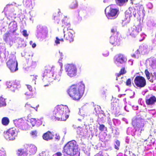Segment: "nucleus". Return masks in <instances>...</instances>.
Here are the masks:
<instances>
[{
	"mask_svg": "<svg viewBox=\"0 0 156 156\" xmlns=\"http://www.w3.org/2000/svg\"><path fill=\"white\" fill-rule=\"evenodd\" d=\"M6 85L8 88H11V90H12V83H11L10 82H8L6 83Z\"/></svg>",
	"mask_w": 156,
	"mask_h": 156,
	"instance_id": "obj_45",
	"label": "nucleus"
},
{
	"mask_svg": "<svg viewBox=\"0 0 156 156\" xmlns=\"http://www.w3.org/2000/svg\"><path fill=\"white\" fill-rule=\"evenodd\" d=\"M9 123V119L7 117H3L2 120V124L5 126H7Z\"/></svg>",
	"mask_w": 156,
	"mask_h": 156,
	"instance_id": "obj_22",
	"label": "nucleus"
},
{
	"mask_svg": "<svg viewBox=\"0 0 156 156\" xmlns=\"http://www.w3.org/2000/svg\"><path fill=\"white\" fill-rule=\"evenodd\" d=\"M99 129L101 131H104L105 129L106 130L107 128L104 124H100Z\"/></svg>",
	"mask_w": 156,
	"mask_h": 156,
	"instance_id": "obj_34",
	"label": "nucleus"
},
{
	"mask_svg": "<svg viewBox=\"0 0 156 156\" xmlns=\"http://www.w3.org/2000/svg\"><path fill=\"white\" fill-rule=\"evenodd\" d=\"M85 87L84 84L82 82L73 84L67 90V94L72 100L78 101L84 94Z\"/></svg>",
	"mask_w": 156,
	"mask_h": 156,
	"instance_id": "obj_1",
	"label": "nucleus"
},
{
	"mask_svg": "<svg viewBox=\"0 0 156 156\" xmlns=\"http://www.w3.org/2000/svg\"><path fill=\"white\" fill-rule=\"evenodd\" d=\"M145 73L147 80H149L150 79V73L147 69H146L145 71Z\"/></svg>",
	"mask_w": 156,
	"mask_h": 156,
	"instance_id": "obj_40",
	"label": "nucleus"
},
{
	"mask_svg": "<svg viewBox=\"0 0 156 156\" xmlns=\"http://www.w3.org/2000/svg\"><path fill=\"white\" fill-rule=\"evenodd\" d=\"M20 84L19 83L16 81L12 83V90H15L16 89L20 87Z\"/></svg>",
	"mask_w": 156,
	"mask_h": 156,
	"instance_id": "obj_25",
	"label": "nucleus"
},
{
	"mask_svg": "<svg viewBox=\"0 0 156 156\" xmlns=\"http://www.w3.org/2000/svg\"><path fill=\"white\" fill-rule=\"evenodd\" d=\"M23 35L25 37H27L28 36V34L27 33V31L26 30H24L23 31Z\"/></svg>",
	"mask_w": 156,
	"mask_h": 156,
	"instance_id": "obj_47",
	"label": "nucleus"
},
{
	"mask_svg": "<svg viewBox=\"0 0 156 156\" xmlns=\"http://www.w3.org/2000/svg\"><path fill=\"white\" fill-rule=\"evenodd\" d=\"M54 154L56 156H62V153L60 152H58Z\"/></svg>",
	"mask_w": 156,
	"mask_h": 156,
	"instance_id": "obj_48",
	"label": "nucleus"
},
{
	"mask_svg": "<svg viewBox=\"0 0 156 156\" xmlns=\"http://www.w3.org/2000/svg\"><path fill=\"white\" fill-rule=\"evenodd\" d=\"M76 67L73 64H67L66 65L65 68H74Z\"/></svg>",
	"mask_w": 156,
	"mask_h": 156,
	"instance_id": "obj_38",
	"label": "nucleus"
},
{
	"mask_svg": "<svg viewBox=\"0 0 156 156\" xmlns=\"http://www.w3.org/2000/svg\"><path fill=\"white\" fill-rule=\"evenodd\" d=\"M146 64L147 67L156 68V59L150 58L146 60Z\"/></svg>",
	"mask_w": 156,
	"mask_h": 156,
	"instance_id": "obj_13",
	"label": "nucleus"
},
{
	"mask_svg": "<svg viewBox=\"0 0 156 156\" xmlns=\"http://www.w3.org/2000/svg\"><path fill=\"white\" fill-rule=\"evenodd\" d=\"M78 4L76 1H73L71 2L70 4V7L72 9H74L77 7Z\"/></svg>",
	"mask_w": 156,
	"mask_h": 156,
	"instance_id": "obj_31",
	"label": "nucleus"
},
{
	"mask_svg": "<svg viewBox=\"0 0 156 156\" xmlns=\"http://www.w3.org/2000/svg\"><path fill=\"white\" fill-rule=\"evenodd\" d=\"M63 42L64 40L63 38L59 39L58 37H56V40H55V42L56 44H60V41Z\"/></svg>",
	"mask_w": 156,
	"mask_h": 156,
	"instance_id": "obj_37",
	"label": "nucleus"
},
{
	"mask_svg": "<svg viewBox=\"0 0 156 156\" xmlns=\"http://www.w3.org/2000/svg\"><path fill=\"white\" fill-rule=\"evenodd\" d=\"M27 86L28 89L30 90V91H32V87L30 85H27Z\"/></svg>",
	"mask_w": 156,
	"mask_h": 156,
	"instance_id": "obj_50",
	"label": "nucleus"
},
{
	"mask_svg": "<svg viewBox=\"0 0 156 156\" xmlns=\"http://www.w3.org/2000/svg\"><path fill=\"white\" fill-rule=\"evenodd\" d=\"M134 83L136 87L139 88L144 87L147 84L145 79L140 76H137L135 77Z\"/></svg>",
	"mask_w": 156,
	"mask_h": 156,
	"instance_id": "obj_8",
	"label": "nucleus"
},
{
	"mask_svg": "<svg viewBox=\"0 0 156 156\" xmlns=\"http://www.w3.org/2000/svg\"><path fill=\"white\" fill-rule=\"evenodd\" d=\"M59 65L60 66V67L61 68H62V63H61V62H59Z\"/></svg>",
	"mask_w": 156,
	"mask_h": 156,
	"instance_id": "obj_54",
	"label": "nucleus"
},
{
	"mask_svg": "<svg viewBox=\"0 0 156 156\" xmlns=\"http://www.w3.org/2000/svg\"><path fill=\"white\" fill-rule=\"evenodd\" d=\"M23 3L26 7H29L31 5L32 1L31 0H23Z\"/></svg>",
	"mask_w": 156,
	"mask_h": 156,
	"instance_id": "obj_27",
	"label": "nucleus"
},
{
	"mask_svg": "<svg viewBox=\"0 0 156 156\" xmlns=\"http://www.w3.org/2000/svg\"><path fill=\"white\" fill-rule=\"evenodd\" d=\"M126 72L125 69H121L119 73L116 74V80H118V78L121 75H123L125 74Z\"/></svg>",
	"mask_w": 156,
	"mask_h": 156,
	"instance_id": "obj_28",
	"label": "nucleus"
},
{
	"mask_svg": "<svg viewBox=\"0 0 156 156\" xmlns=\"http://www.w3.org/2000/svg\"><path fill=\"white\" fill-rule=\"evenodd\" d=\"M68 19L64 17L62 20V26L63 27L64 37L66 39L71 43L74 41V37L73 33L74 31L71 28Z\"/></svg>",
	"mask_w": 156,
	"mask_h": 156,
	"instance_id": "obj_3",
	"label": "nucleus"
},
{
	"mask_svg": "<svg viewBox=\"0 0 156 156\" xmlns=\"http://www.w3.org/2000/svg\"><path fill=\"white\" fill-rule=\"evenodd\" d=\"M106 9L105 10V12L107 17L109 19H115L118 16L117 13L119 11L116 9L111 8L108 12H107Z\"/></svg>",
	"mask_w": 156,
	"mask_h": 156,
	"instance_id": "obj_11",
	"label": "nucleus"
},
{
	"mask_svg": "<svg viewBox=\"0 0 156 156\" xmlns=\"http://www.w3.org/2000/svg\"><path fill=\"white\" fill-rule=\"evenodd\" d=\"M53 136V135L52 133L50 131H48L43 134L42 138L44 140L48 141L52 140Z\"/></svg>",
	"mask_w": 156,
	"mask_h": 156,
	"instance_id": "obj_17",
	"label": "nucleus"
},
{
	"mask_svg": "<svg viewBox=\"0 0 156 156\" xmlns=\"http://www.w3.org/2000/svg\"><path fill=\"white\" fill-rule=\"evenodd\" d=\"M78 145L76 142L72 140L68 142L64 146L63 150L67 154L70 156H79Z\"/></svg>",
	"mask_w": 156,
	"mask_h": 156,
	"instance_id": "obj_4",
	"label": "nucleus"
},
{
	"mask_svg": "<svg viewBox=\"0 0 156 156\" xmlns=\"http://www.w3.org/2000/svg\"><path fill=\"white\" fill-rule=\"evenodd\" d=\"M7 65L9 68H17L18 63L17 61L9 59L7 62Z\"/></svg>",
	"mask_w": 156,
	"mask_h": 156,
	"instance_id": "obj_16",
	"label": "nucleus"
},
{
	"mask_svg": "<svg viewBox=\"0 0 156 156\" xmlns=\"http://www.w3.org/2000/svg\"><path fill=\"white\" fill-rule=\"evenodd\" d=\"M94 156H104L102 151H99V152L95 155Z\"/></svg>",
	"mask_w": 156,
	"mask_h": 156,
	"instance_id": "obj_46",
	"label": "nucleus"
},
{
	"mask_svg": "<svg viewBox=\"0 0 156 156\" xmlns=\"http://www.w3.org/2000/svg\"><path fill=\"white\" fill-rule=\"evenodd\" d=\"M25 94L27 95H29V96H30L31 95V94H28V93H27V92L25 93Z\"/></svg>",
	"mask_w": 156,
	"mask_h": 156,
	"instance_id": "obj_55",
	"label": "nucleus"
},
{
	"mask_svg": "<svg viewBox=\"0 0 156 156\" xmlns=\"http://www.w3.org/2000/svg\"><path fill=\"white\" fill-rule=\"evenodd\" d=\"M140 51L141 53L143 55H145L148 53V50H147V48L146 47H141L140 48Z\"/></svg>",
	"mask_w": 156,
	"mask_h": 156,
	"instance_id": "obj_24",
	"label": "nucleus"
},
{
	"mask_svg": "<svg viewBox=\"0 0 156 156\" xmlns=\"http://www.w3.org/2000/svg\"><path fill=\"white\" fill-rule=\"evenodd\" d=\"M126 85L129 87H131V80L130 79H128L126 83Z\"/></svg>",
	"mask_w": 156,
	"mask_h": 156,
	"instance_id": "obj_42",
	"label": "nucleus"
},
{
	"mask_svg": "<svg viewBox=\"0 0 156 156\" xmlns=\"http://www.w3.org/2000/svg\"><path fill=\"white\" fill-rule=\"evenodd\" d=\"M37 76L36 75H30V80H35L37 79Z\"/></svg>",
	"mask_w": 156,
	"mask_h": 156,
	"instance_id": "obj_39",
	"label": "nucleus"
},
{
	"mask_svg": "<svg viewBox=\"0 0 156 156\" xmlns=\"http://www.w3.org/2000/svg\"><path fill=\"white\" fill-rule=\"evenodd\" d=\"M38 132L36 130H34L31 131L30 133V135L33 137H36L37 136Z\"/></svg>",
	"mask_w": 156,
	"mask_h": 156,
	"instance_id": "obj_32",
	"label": "nucleus"
},
{
	"mask_svg": "<svg viewBox=\"0 0 156 156\" xmlns=\"http://www.w3.org/2000/svg\"><path fill=\"white\" fill-rule=\"evenodd\" d=\"M111 32L114 34H116V35H117L118 34H120L119 32L117 31V30L115 28H112L111 30Z\"/></svg>",
	"mask_w": 156,
	"mask_h": 156,
	"instance_id": "obj_43",
	"label": "nucleus"
},
{
	"mask_svg": "<svg viewBox=\"0 0 156 156\" xmlns=\"http://www.w3.org/2000/svg\"><path fill=\"white\" fill-rule=\"evenodd\" d=\"M104 2H105V3H106V0H104Z\"/></svg>",
	"mask_w": 156,
	"mask_h": 156,
	"instance_id": "obj_59",
	"label": "nucleus"
},
{
	"mask_svg": "<svg viewBox=\"0 0 156 156\" xmlns=\"http://www.w3.org/2000/svg\"><path fill=\"white\" fill-rule=\"evenodd\" d=\"M127 61V58L124 54H118L115 59V62L122 64L125 62Z\"/></svg>",
	"mask_w": 156,
	"mask_h": 156,
	"instance_id": "obj_14",
	"label": "nucleus"
},
{
	"mask_svg": "<svg viewBox=\"0 0 156 156\" xmlns=\"http://www.w3.org/2000/svg\"><path fill=\"white\" fill-rule=\"evenodd\" d=\"M53 16L54 23L58 24L60 21V16L58 12L54 13Z\"/></svg>",
	"mask_w": 156,
	"mask_h": 156,
	"instance_id": "obj_21",
	"label": "nucleus"
},
{
	"mask_svg": "<svg viewBox=\"0 0 156 156\" xmlns=\"http://www.w3.org/2000/svg\"><path fill=\"white\" fill-rule=\"evenodd\" d=\"M116 144L115 145V148L117 150H119V147L120 145V142L119 140H116L115 142Z\"/></svg>",
	"mask_w": 156,
	"mask_h": 156,
	"instance_id": "obj_35",
	"label": "nucleus"
},
{
	"mask_svg": "<svg viewBox=\"0 0 156 156\" xmlns=\"http://www.w3.org/2000/svg\"><path fill=\"white\" fill-rule=\"evenodd\" d=\"M6 152L3 149L0 150V156H5Z\"/></svg>",
	"mask_w": 156,
	"mask_h": 156,
	"instance_id": "obj_44",
	"label": "nucleus"
},
{
	"mask_svg": "<svg viewBox=\"0 0 156 156\" xmlns=\"http://www.w3.org/2000/svg\"><path fill=\"white\" fill-rule=\"evenodd\" d=\"M140 54V51L138 50H137L136 51L135 53L132 55L133 57L134 58H138Z\"/></svg>",
	"mask_w": 156,
	"mask_h": 156,
	"instance_id": "obj_33",
	"label": "nucleus"
},
{
	"mask_svg": "<svg viewBox=\"0 0 156 156\" xmlns=\"http://www.w3.org/2000/svg\"><path fill=\"white\" fill-rule=\"evenodd\" d=\"M150 81L151 82V83H153V80H150Z\"/></svg>",
	"mask_w": 156,
	"mask_h": 156,
	"instance_id": "obj_57",
	"label": "nucleus"
},
{
	"mask_svg": "<svg viewBox=\"0 0 156 156\" xmlns=\"http://www.w3.org/2000/svg\"><path fill=\"white\" fill-rule=\"evenodd\" d=\"M12 72H14L17 71L18 69H10Z\"/></svg>",
	"mask_w": 156,
	"mask_h": 156,
	"instance_id": "obj_51",
	"label": "nucleus"
},
{
	"mask_svg": "<svg viewBox=\"0 0 156 156\" xmlns=\"http://www.w3.org/2000/svg\"><path fill=\"white\" fill-rule=\"evenodd\" d=\"M69 110L67 105H58L54 108L53 114L54 116L51 119L58 120L66 121L68 118Z\"/></svg>",
	"mask_w": 156,
	"mask_h": 156,
	"instance_id": "obj_2",
	"label": "nucleus"
},
{
	"mask_svg": "<svg viewBox=\"0 0 156 156\" xmlns=\"http://www.w3.org/2000/svg\"><path fill=\"white\" fill-rule=\"evenodd\" d=\"M156 102V98L153 95H148L145 98V102L148 106H152Z\"/></svg>",
	"mask_w": 156,
	"mask_h": 156,
	"instance_id": "obj_12",
	"label": "nucleus"
},
{
	"mask_svg": "<svg viewBox=\"0 0 156 156\" xmlns=\"http://www.w3.org/2000/svg\"><path fill=\"white\" fill-rule=\"evenodd\" d=\"M39 106V105H37L35 107H32L28 103H26L25 105V107L27 110H29L30 108H34L36 111H37V108Z\"/></svg>",
	"mask_w": 156,
	"mask_h": 156,
	"instance_id": "obj_26",
	"label": "nucleus"
},
{
	"mask_svg": "<svg viewBox=\"0 0 156 156\" xmlns=\"http://www.w3.org/2000/svg\"><path fill=\"white\" fill-rule=\"evenodd\" d=\"M5 103V99L3 98L0 97V107L3 106Z\"/></svg>",
	"mask_w": 156,
	"mask_h": 156,
	"instance_id": "obj_41",
	"label": "nucleus"
},
{
	"mask_svg": "<svg viewBox=\"0 0 156 156\" xmlns=\"http://www.w3.org/2000/svg\"><path fill=\"white\" fill-rule=\"evenodd\" d=\"M55 138L56 140H58L60 139V137L58 135L56 134Z\"/></svg>",
	"mask_w": 156,
	"mask_h": 156,
	"instance_id": "obj_49",
	"label": "nucleus"
},
{
	"mask_svg": "<svg viewBox=\"0 0 156 156\" xmlns=\"http://www.w3.org/2000/svg\"><path fill=\"white\" fill-rule=\"evenodd\" d=\"M2 80H0V81H1Z\"/></svg>",
	"mask_w": 156,
	"mask_h": 156,
	"instance_id": "obj_62",
	"label": "nucleus"
},
{
	"mask_svg": "<svg viewBox=\"0 0 156 156\" xmlns=\"http://www.w3.org/2000/svg\"><path fill=\"white\" fill-rule=\"evenodd\" d=\"M14 122L15 125L17 127H20L23 130L26 129L27 128L25 126L26 124L23 120L20 119L15 120Z\"/></svg>",
	"mask_w": 156,
	"mask_h": 156,
	"instance_id": "obj_15",
	"label": "nucleus"
},
{
	"mask_svg": "<svg viewBox=\"0 0 156 156\" xmlns=\"http://www.w3.org/2000/svg\"><path fill=\"white\" fill-rule=\"evenodd\" d=\"M37 147L34 145H30L29 146L28 150L30 155L34 154L37 151Z\"/></svg>",
	"mask_w": 156,
	"mask_h": 156,
	"instance_id": "obj_20",
	"label": "nucleus"
},
{
	"mask_svg": "<svg viewBox=\"0 0 156 156\" xmlns=\"http://www.w3.org/2000/svg\"><path fill=\"white\" fill-rule=\"evenodd\" d=\"M16 154L18 156H27V151L24 149L20 148L16 151Z\"/></svg>",
	"mask_w": 156,
	"mask_h": 156,
	"instance_id": "obj_18",
	"label": "nucleus"
},
{
	"mask_svg": "<svg viewBox=\"0 0 156 156\" xmlns=\"http://www.w3.org/2000/svg\"><path fill=\"white\" fill-rule=\"evenodd\" d=\"M36 44L35 43H33L32 44V47L33 48H35L36 47Z\"/></svg>",
	"mask_w": 156,
	"mask_h": 156,
	"instance_id": "obj_52",
	"label": "nucleus"
},
{
	"mask_svg": "<svg viewBox=\"0 0 156 156\" xmlns=\"http://www.w3.org/2000/svg\"><path fill=\"white\" fill-rule=\"evenodd\" d=\"M128 0H115L117 4L120 6L122 5L124 3L128 1Z\"/></svg>",
	"mask_w": 156,
	"mask_h": 156,
	"instance_id": "obj_30",
	"label": "nucleus"
},
{
	"mask_svg": "<svg viewBox=\"0 0 156 156\" xmlns=\"http://www.w3.org/2000/svg\"><path fill=\"white\" fill-rule=\"evenodd\" d=\"M121 35L120 34H118L117 35L112 36L110 38V43L114 46H119L121 44Z\"/></svg>",
	"mask_w": 156,
	"mask_h": 156,
	"instance_id": "obj_10",
	"label": "nucleus"
},
{
	"mask_svg": "<svg viewBox=\"0 0 156 156\" xmlns=\"http://www.w3.org/2000/svg\"><path fill=\"white\" fill-rule=\"evenodd\" d=\"M38 156H45L43 153H40Z\"/></svg>",
	"mask_w": 156,
	"mask_h": 156,
	"instance_id": "obj_53",
	"label": "nucleus"
},
{
	"mask_svg": "<svg viewBox=\"0 0 156 156\" xmlns=\"http://www.w3.org/2000/svg\"><path fill=\"white\" fill-rule=\"evenodd\" d=\"M144 11L143 5L137 4L134 7V9H131L126 11L124 20L126 23H129L130 22L133 15L134 17H135L136 12L138 13L142 12H143Z\"/></svg>",
	"mask_w": 156,
	"mask_h": 156,
	"instance_id": "obj_5",
	"label": "nucleus"
},
{
	"mask_svg": "<svg viewBox=\"0 0 156 156\" xmlns=\"http://www.w3.org/2000/svg\"><path fill=\"white\" fill-rule=\"evenodd\" d=\"M17 136V131L14 127L10 128L4 132V136L8 140H14Z\"/></svg>",
	"mask_w": 156,
	"mask_h": 156,
	"instance_id": "obj_6",
	"label": "nucleus"
},
{
	"mask_svg": "<svg viewBox=\"0 0 156 156\" xmlns=\"http://www.w3.org/2000/svg\"><path fill=\"white\" fill-rule=\"evenodd\" d=\"M17 24L14 22L13 23L12 25L10 26L9 27L10 30L13 33H14L17 30Z\"/></svg>",
	"mask_w": 156,
	"mask_h": 156,
	"instance_id": "obj_23",
	"label": "nucleus"
},
{
	"mask_svg": "<svg viewBox=\"0 0 156 156\" xmlns=\"http://www.w3.org/2000/svg\"><path fill=\"white\" fill-rule=\"evenodd\" d=\"M67 75L70 77H73L76 75V69H67L66 71Z\"/></svg>",
	"mask_w": 156,
	"mask_h": 156,
	"instance_id": "obj_19",
	"label": "nucleus"
},
{
	"mask_svg": "<svg viewBox=\"0 0 156 156\" xmlns=\"http://www.w3.org/2000/svg\"><path fill=\"white\" fill-rule=\"evenodd\" d=\"M32 43V41H30V44H31V43Z\"/></svg>",
	"mask_w": 156,
	"mask_h": 156,
	"instance_id": "obj_58",
	"label": "nucleus"
},
{
	"mask_svg": "<svg viewBox=\"0 0 156 156\" xmlns=\"http://www.w3.org/2000/svg\"><path fill=\"white\" fill-rule=\"evenodd\" d=\"M52 156H55V155L54 154Z\"/></svg>",
	"mask_w": 156,
	"mask_h": 156,
	"instance_id": "obj_61",
	"label": "nucleus"
},
{
	"mask_svg": "<svg viewBox=\"0 0 156 156\" xmlns=\"http://www.w3.org/2000/svg\"><path fill=\"white\" fill-rule=\"evenodd\" d=\"M36 120L35 118H31L30 119V122L33 126H34L36 123Z\"/></svg>",
	"mask_w": 156,
	"mask_h": 156,
	"instance_id": "obj_36",
	"label": "nucleus"
},
{
	"mask_svg": "<svg viewBox=\"0 0 156 156\" xmlns=\"http://www.w3.org/2000/svg\"><path fill=\"white\" fill-rule=\"evenodd\" d=\"M48 70L47 69H46L45 70V72L47 73L48 72Z\"/></svg>",
	"mask_w": 156,
	"mask_h": 156,
	"instance_id": "obj_56",
	"label": "nucleus"
},
{
	"mask_svg": "<svg viewBox=\"0 0 156 156\" xmlns=\"http://www.w3.org/2000/svg\"><path fill=\"white\" fill-rule=\"evenodd\" d=\"M130 62H131V65H132L133 64V62H132L131 61H130Z\"/></svg>",
	"mask_w": 156,
	"mask_h": 156,
	"instance_id": "obj_60",
	"label": "nucleus"
},
{
	"mask_svg": "<svg viewBox=\"0 0 156 156\" xmlns=\"http://www.w3.org/2000/svg\"><path fill=\"white\" fill-rule=\"evenodd\" d=\"M132 124L136 131H137L141 133L142 131L144 130L143 128L144 124L142 119L135 118L132 121Z\"/></svg>",
	"mask_w": 156,
	"mask_h": 156,
	"instance_id": "obj_7",
	"label": "nucleus"
},
{
	"mask_svg": "<svg viewBox=\"0 0 156 156\" xmlns=\"http://www.w3.org/2000/svg\"><path fill=\"white\" fill-rule=\"evenodd\" d=\"M10 34L9 32H8L5 34L3 35V39L5 42H7L8 41Z\"/></svg>",
	"mask_w": 156,
	"mask_h": 156,
	"instance_id": "obj_29",
	"label": "nucleus"
},
{
	"mask_svg": "<svg viewBox=\"0 0 156 156\" xmlns=\"http://www.w3.org/2000/svg\"><path fill=\"white\" fill-rule=\"evenodd\" d=\"M141 30V29L140 26H133L129 29L128 33L132 37H135L138 35L140 31Z\"/></svg>",
	"mask_w": 156,
	"mask_h": 156,
	"instance_id": "obj_9",
	"label": "nucleus"
}]
</instances>
